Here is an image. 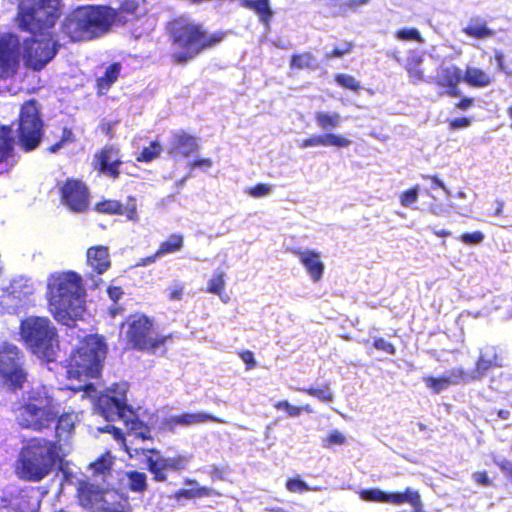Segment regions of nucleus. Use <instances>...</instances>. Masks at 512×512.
Here are the masks:
<instances>
[{
    "instance_id": "obj_1",
    "label": "nucleus",
    "mask_w": 512,
    "mask_h": 512,
    "mask_svg": "<svg viewBox=\"0 0 512 512\" xmlns=\"http://www.w3.org/2000/svg\"><path fill=\"white\" fill-rule=\"evenodd\" d=\"M167 34L171 44L179 48V51L171 54V61L176 65L186 64L202 52L212 49L227 35L225 31L209 33L201 23L183 16L168 22Z\"/></svg>"
},
{
    "instance_id": "obj_2",
    "label": "nucleus",
    "mask_w": 512,
    "mask_h": 512,
    "mask_svg": "<svg viewBox=\"0 0 512 512\" xmlns=\"http://www.w3.org/2000/svg\"><path fill=\"white\" fill-rule=\"evenodd\" d=\"M84 294L82 277L75 271L56 272L48 277L49 310L53 317L64 325L71 326L81 317L84 311Z\"/></svg>"
},
{
    "instance_id": "obj_3",
    "label": "nucleus",
    "mask_w": 512,
    "mask_h": 512,
    "mask_svg": "<svg viewBox=\"0 0 512 512\" xmlns=\"http://www.w3.org/2000/svg\"><path fill=\"white\" fill-rule=\"evenodd\" d=\"M61 449V444L57 441L41 437L31 438L20 449L15 465L16 475L28 482L42 481L62 461Z\"/></svg>"
},
{
    "instance_id": "obj_4",
    "label": "nucleus",
    "mask_w": 512,
    "mask_h": 512,
    "mask_svg": "<svg viewBox=\"0 0 512 512\" xmlns=\"http://www.w3.org/2000/svg\"><path fill=\"white\" fill-rule=\"evenodd\" d=\"M117 12L108 6H80L66 15L61 32L72 42L90 40L106 33Z\"/></svg>"
},
{
    "instance_id": "obj_5",
    "label": "nucleus",
    "mask_w": 512,
    "mask_h": 512,
    "mask_svg": "<svg viewBox=\"0 0 512 512\" xmlns=\"http://www.w3.org/2000/svg\"><path fill=\"white\" fill-rule=\"evenodd\" d=\"M107 350L103 336L90 334L82 338L66 360L68 378L80 380L82 376L98 377L103 368Z\"/></svg>"
},
{
    "instance_id": "obj_6",
    "label": "nucleus",
    "mask_w": 512,
    "mask_h": 512,
    "mask_svg": "<svg viewBox=\"0 0 512 512\" xmlns=\"http://www.w3.org/2000/svg\"><path fill=\"white\" fill-rule=\"evenodd\" d=\"M61 15L59 0H31L19 5L15 20L19 30L31 36H50Z\"/></svg>"
},
{
    "instance_id": "obj_7",
    "label": "nucleus",
    "mask_w": 512,
    "mask_h": 512,
    "mask_svg": "<svg viewBox=\"0 0 512 512\" xmlns=\"http://www.w3.org/2000/svg\"><path fill=\"white\" fill-rule=\"evenodd\" d=\"M20 335L26 347L35 355L52 362L59 348L58 333L47 317L29 316L20 323Z\"/></svg>"
},
{
    "instance_id": "obj_8",
    "label": "nucleus",
    "mask_w": 512,
    "mask_h": 512,
    "mask_svg": "<svg viewBox=\"0 0 512 512\" xmlns=\"http://www.w3.org/2000/svg\"><path fill=\"white\" fill-rule=\"evenodd\" d=\"M120 328H125L127 344L132 349L138 351L155 353L157 349L164 346L168 340L172 339L171 334H155L153 319L140 312L128 315L120 324Z\"/></svg>"
},
{
    "instance_id": "obj_9",
    "label": "nucleus",
    "mask_w": 512,
    "mask_h": 512,
    "mask_svg": "<svg viewBox=\"0 0 512 512\" xmlns=\"http://www.w3.org/2000/svg\"><path fill=\"white\" fill-rule=\"evenodd\" d=\"M17 419L23 428L41 432L56 420L53 399L43 392H34L18 407Z\"/></svg>"
},
{
    "instance_id": "obj_10",
    "label": "nucleus",
    "mask_w": 512,
    "mask_h": 512,
    "mask_svg": "<svg viewBox=\"0 0 512 512\" xmlns=\"http://www.w3.org/2000/svg\"><path fill=\"white\" fill-rule=\"evenodd\" d=\"M40 108L36 99H29L21 105L19 110L17 138L25 152L35 150L41 143L44 123Z\"/></svg>"
},
{
    "instance_id": "obj_11",
    "label": "nucleus",
    "mask_w": 512,
    "mask_h": 512,
    "mask_svg": "<svg viewBox=\"0 0 512 512\" xmlns=\"http://www.w3.org/2000/svg\"><path fill=\"white\" fill-rule=\"evenodd\" d=\"M0 377L13 390L23 388L27 381L24 354L9 342L0 343Z\"/></svg>"
},
{
    "instance_id": "obj_12",
    "label": "nucleus",
    "mask_w": 512,
    "mask_h": 512,
    "mask_svg": "<svg viewBox=\"0 0 512 512\" xmlns=\"http://www.w3.org/2000/svg\"><path fill=\"white\" fill-rule=\"evenodd\" d=\"M146 456V469L152 474L155 482H167L169 472L186 470L193 458L192 454H178L172 457H164L156 448L142 449Z\"/></svg>"
},
{
    "instance_id": "obj_13",
    "label": "nucleus",
    "mask_w": 512,
    "mask_h": 512,
    "mask_svg": "<svg viewBox=\"0 0 512 512\" xmlns=\"http://www.w3.org/2000/svg\"><path fill=\"white\" fill-rule=\"evenodd\" d=\"M55 35L31 36L24 41L25 66L33 71L42 70L54 59L59 50Z\"/></svg>"
},
{
    "instance_id": "obj_14",
    "label": "nucleus",
    "mask_w": 512,
    "mask_h": 512,
    "mask_svg": "<svg viewBox=\"0 0 512 512\" xmlns=\"http://www.w3.org/2000/svg\"><path fill=\"white\" fill-rule=\"evenodd\" d=\"M359 497L365 502L388 503L402 505L408 503L412 506V512H425L420 493L407 487L404 491L385 492L379 488H368L359 491Z\"/></svg>"
},
{
    "instance_id": "obj_15",
    "label": "nucleus",
    "mask_w": 512,
    "mask_h": 512,
    "mask_svg": "<svg viewBox=\"0 0 512 512\" xmlns=\"http://www.w3.org/2000/svg\"><path fill=\"white\" fill-rule=\"evenodd\" d=\"M61 203L74 213H85L90 206V191L80 179L68 178L59 189Z\"/></svg>"
},
{
    "instance_id": "obj_16",
    "label": "nucleus",
    "mask_w": 512,
    "mask_h": 512,
    "mask_svg": "<svg viewBox=\"0 0 512 512\" xmlns=\"http://www.w3.org/2000/svg\"><path fill=\"white\" fill-rule=\"evenodd\" d=\"M96 407L107 421L123 419L126 414H132V409L127 404L126 392L117 391L115 388L101 393L97 397Z\"/></svg>"
},
{
    "instance_id": "obj_17",
    "label": "nucleus",
    "mask_w": 512,
    "mask_h": 512,
    "mask_svg": "<svg viewBox=\"0 0 512 512\" xmlns=\"http://www.w3.org/2000/svg\"><path fill=\"white\" fill-rule=\"evenodd\" d=\"M94 210L99 214L124 216L126 221L132 223L140 220L137 198L133 195L127 196L125 204L116 199L104 198L94 205Z\"/></svg>"
},
{
    "instance_id": "obj_18",
    "label": "nucleus",
    "mask_w": 512,
    "mask_h": 512,
    "mask_svg": "<svg viewBox=\"0 0 512 512\" xmlns=\"http://www.w3.org/2000/svg\"><path fill=\"white\" fill-rule=\"evenodd\" d=\"M431 82L442 89L439 92L440 96L459 97L461 94L459 84L463 82V71L455 64L441 67Z\"/></svg>"
},
{
    "instance_id": "obj_19",
    "label": "nucleus",
    "mask_w": 512,
    "mask_h": 512,
    "mask_svg": "<svg viewBox=\"0 0 512 512\" xmlns=\"http://www.w3.org/2000/svg\"><path fill=\"white\" fill-rule=\"evenodd\" d=\"M200 145L196 136L184 129L172 132L167 152L172 158H188L198 153Z\"/></svg>"
},
{
    "instance_id": "obj_20",
    "label": "nucleus",
    "mask_w": 512,
    "mask_h": 512,
    "mask_svg": "<svg viewBox=\"0 0 512 512\" xmlns=\"http://www.w3.org/2000/svg\"><path fill=\"white\" fill-rule=\"evenodd\" d=\"M204 422L226 423L224 419L204 412L182 413L164 418L159 429L163 432H174L178 426L187 427Z\"/></svg>"
},
{
    "instance_id": "obj_21",
    "label": "nucleus",
    "mask_w": 512,
    "mask_h": 512,
    "mask_svg": "<svg viewBox=\"0 0 512 512\" xmlns=\"http://www.w3.org/2000/svg\"><path fill=\"white\" fill-rule=\"evenodd\" d=\"M95 168L99 173L115 180L120 176L122 161L119 150L112 145H106L95 154Z\"/></svg>"
},
{
    "instance_id": "obj_22",
    "label": "nucleus",
    "mask_w": 512,
    "mask_h": 512,
    "mask_svg": "<svg viewBox=\"0 0 512 512\" xmlns=\"http://www.w3.org/2000/svg\"><path fill=\"white\" fill-rule=\"evenodd\" d=\"M19 67L18 40H0V78L7 79L14 76Z\"/></svg>"
},
{
    "instance_id": "obj_23",
    "label": "nucleus",
    "mask_w": 512,
    "mask_h": 512,
    "mask_svg": "<svg viewBox=\"0 0 512 512\" xmlns=\"http://www.w3.org/2000/svg\"><path fill=\"white\" fill-rule=\"evenodd\" d=\"M86 264L91 268V275H102L111 267L109 249L105 245L91 246L86 251Z\"/></svg>"
},
{
    "instance_id": "obj_24",
    "label": "nucleus",
    "mask_w": 512,
    "mask_h": 512,
    "mask_svg": "<svg viewBox=\"0 0 512 512\" xmlns=\"http://www.w3.org/2000/svg\"><path fill=\"white\" fill-rule=\"evenodd\" d=\"M292 253L299 259L314 282H318L322 278L325 266L321 261V254L319 252L294 249Z\"/></svg>"
},
{
    "instance_id": "obj_25",
    "label": "nucleus",
    "mask_w": 512,
    "mask_h": 512,
    "mask_svg": "<svg viewBox=\"0 0 512 512\" xmlns=\"http://www.w3.org/2000/svg\"><path fill=\"white\" fill-rule=\"evenodd\" d=\"M425 385L435 394L440 393L451 385L464 383L463 368L456 367L449 370L448 375L440 377L426 376L423 378Z\"/></svg>"
},
{
    "instance_id": "obj_26",
    "label": "nucleus",
    "mask_w": 512,
    "mask_h": 512,
    "mask_svg": "<svg viewBox=\"0 0 512 512\" xmlns=\"http://www.w3.org/2000/svg\"><path fill=\"white\" fill-rule=\"evenodd\" d=\"M105 491L88 481L79 482L78 500L85 508H94L104 501Z\"/></svg>"
},
{
    "instance_id": "obj_27",
    "label": "nucleus",
    "mask_w": 512,
    "mask_h": 512,
    "mask_svg": "<svg viewBox=\"0 0 512 512\" xmlns=\"http://www.w3.org/2000/svg\"><path fill=\"white\" fill-rule=\"evenodd\" d=\"M350 144L351 140L342 135L325 133L320 135H311L303 139L299 143V147L302 149L317 146L348 147Z\"/></svg>"
},
{
    "instance_id": "obj_28",
    "label": "nucleus",
    "mask_w": 512,
    "mask_h": 512,
    "mask_svg": "<svg viewBox=\"0 0 512 512\" xmlns=\"http://www.w3.org/2000/svg\"><path fill=\"white\" fill-rule=\"evenodd\" d=\"M323 9L330 10V16L338 17L346 14L347 11H355L359 7L368 4L371 0H314Z\"/></svg>"
},
{
    "instance_id": "obj_29",
    "label": "nucleus",
    "mask_w": 512,
    "mask_h": 512,
    "mask_svg": "<svg viewBox=\"0 0 512 512\" xmlns=\"http://www.w3.org/2000/svg\"><path fill=\"white\" fill-rule=\"evenodd\" d=\"M15 139L10 125H0V166L7 165L14 156Z\"/></svg>"
},
{
    "instance_id": "obj_30",
    "label": "nucleus",
    "mask_w": 512,
    "mask_h": 512,
    "mask_svg": "<svg viewBox=\"0 0 512 512\" xmlns=\"http://www.w3.org/2000/svg\"><path fill=\"white\" fill-rule=\"evenodd\" d=\"M423 62L424 58L422 54L415 50L409 52L405 63V70L407 71L409 78L413 84H417L420 82H428L425 76L424 69L422 68Z\"/></svg>"
},
{
    "instance_id": "obj_31",
    "label": "nucleus",
    "mask_w": 512,
    "mask_h": 512,
    "mask_svg": "<svg viewBox=\"0 0 512 512\" xmlns=\"http://www.w3.org/2000/svg\"><path fill=\"white\" fill-rule=\"evenodd\" d=\"M77 416L73 412H64L61 415H57L56 417V425H55V440L58 444L62 440L69 438L75 429V422Z\"/></svg>"
},
{
    "instance_id": "obj_32",
    "label": "nucleus",
    "mask_w": 512,
    "mask_h": 512,
    "mask_svg": "<svg viewBox=\"0 0 512 512\" xmlns=\"http://www.w3.org/2000/svg\"><path fill=\"white\" fill-rule=\"evenodd\" d=\"M462 32L473 39H485L494 36L495 32L488 27L486 21L480 17H472Z\"/></svg>"
},
{
    "instance_id": "obj_33",
    "label": "nucleus",
    "mask_w": 512,
    "mask_h": 512,
    "mask_svg": "<svg viewBox=\"0 0 512 512\" xmlns=\"http://www.w3.org/2000/svg\"><path fill=\"white\" fill-rule=\"evenodd\" d=\"M126 426V429L130 435H134L142 440H150L151 429L142 420H140L133 412L132 414H126V417L122 419Z\"/></svg>"
},
{
    "instance_id": "obj_34",
    "label": "nucleus",
    "mask_w": 512,
    "mask_h": 512,
    "mask_svg": "<svg viewBox=\"0 0 512 512\" xmlns=\"http://www.w3.org/2000/svg\"><path fill=\"white\" fill-rule=\"evenodd\" d=\"M122 66L119 62L111 63L101 77L96 79V90L98 94H105L117 81Z\"/></svg>"
},
{
    "instance_id": "obj_35",
    "label": "nucleus",
    "mask_w": 512,
    "mask_h": 512,
    "mask_svg": "<svg viewBox=\"0 0 512 512\" xmlns=\"http://www.w3.org/2000/svg\"><path fill=\"white\" fill-rule=\"evenodd\" d=\"M495 367V363L484 356H479L472 371H466L463 368L464 383L473 382L482 379L489 370Z\"/></svg>"
},
{
    "instance_id": "obj_36",
    "label": "nucleus",
    "mask_w": 512,
    "mask_h": 512,
    "mask_svg": "<svg viewBox=\"0 0 512 512\" xmlns=\"http://www.w3.org/2000/svg\"><path fill=\"white\" fill-rule=\"evenodd\" d=\"M463 81L472 87H486L490 85L491 78L483 70L475 67H468L463 72Z\"/></svg>"
},
{
    "instance_id": "obj_37",
    "label": "nucleus",
    "mask_w": 512,
    "mask_h": 512,
    "mask_svg": "<svg viewBox=\"0 0 512 512\" xmlns=\"http://www.w3.org/2000/svg\"><path fill=\"white\" fill-rule=\"evenodd\" d=\"M184 245V237L182 234L173 233L170 234L165 240H163L158 249L156 250V256H163L180 251Z\"/></svg>"
},
{
    "instance_id": "obj_38",
    "label": "nucleus",
    "mask_w": 512,
    "mask_h": 512,
    "mask_svg": "<svg viewBox=\"0 0 512 512\" xmlns=\"http://www.w3.org/2000/svg\"><path fill=\"white\" fill-rule=\"evenodd\" d=\"M314 119L319 128L322 130H332L339 127L341 123V116L337 112H323L318 111L314 114Z\"/></svg>"
},
{
    "instance_id": "obj_39",
    "label": "nucleus",
    "mask_w": 512,
    "mask_h": 512,
    "mask_svg": "<svg viewBox=\"0 0 512 512\" xmlns=\"http://www.w3.org/2000/svg\"><path fill=\"white\" fill-rule=\"evenodd\" d=\"M222 494L212 488L201 486L196 489H180L175 493V498L194 499L208 496H221Z\"/></svg>"
},
{
    "instance_id": "obj_40",
    "label": "nucleus",
    "mask_w": 512,
    "mask_h": 512,
    "mask_svg": "<svg viewBox=\"0 0 512 512\" xmlns=\"http://www.w3.org/2000/svg\"><path fill=\"white\" fill-rule=\"evenodd\" d=\"M163 147L158 140L150 142L149 146L144 147L136 156V161L140 163H149L160 157Z\"/></svg>"
},
{
    "instance_id": "obj_41",
    "label": "nucleus",
    "mask_w": 512,
    "mask_h": 512,
    "mask_svg": "<svg viewBox=\"0 0 512 512\" xmlns=\"http://www.w3.org/2000/svg\"><path fill=\"white\" fill-rule=\"evenodd\" d=\"M127 478L130 491L143 493L147 490V476L144 472L137 470L128 471Z\"/></svg>"
},
{
    "instance_id": "obj_42",
    "label": "nucleus",
    "mask_w": 512,
    "mask_h": 512,
    "mask_svg": "<svg viewBox=\"0 0 512 512\" xmlns=\"http://www.w3.org/2000/svg\"><path fill=\"white\" fill-rule=\"evenodd\" d=\"M276 410H283L289 417H298L302 412L308 414L313 413V408L309 404L302 406H295L290 404L287 400H280L274 404Z\"/></svg>"
},
{
    "instance_id": "obj_43",
    "label": "nucleus",
    "mask_w": 512,
    "mask_h": 512,
    "mask_svg": "<svg viewBox=\"0 0 512 512\" xmlns=\"http://www.w3.org/2000/svg\"><path fill=\"white\" fill-rule=\"evenodd\" d=\"M225 273L223 271H218L214 273V275L210 278L208 281L207 287L205 291L207 293L218 295L219 297H222V295L225 292Z\"/></svg>"
},
{
    "instance_id": "obj_44",
    "label": "nucleus",
    "mask_w": 512,
    "mask_h": 512,
    "mask_svg": "<svg viewBox=\"0 0 512 512\" xmlns=\"http://www.w3.org/2000/svg\"><path fill=\"white\" fill-rule=\"evenodd\" d=\"M298 391L305 393L309 396L315 397L322 402H331L333 400V394L330 391L329 384H324L322 387H307L297 388Z\"/></svg>"
},
{
    "instance_id": "obj_45",
    "label": "nucleus",
    "mask_w": 512,
    "mask_h": 512,
    "mask_svg": "<svg viewBox=\"0 0 512 512\" xmlns=\"http://www.w3.org/2000/svg\"><path fill=\"white\" fill-rule=\"evenodd\" d=\"M334 81L343 89L350 90L354 93H359L362 89L359 81L349 74L338 73L334 76Z\"/></svg>"
},
{
    "instance_id": "obj_46",
    "label": "nucleus",
    "mask_w": 512,
    "mask_h": 512,
    "mask_svg": "<svg viewBox=\"0 0 512 512\" xmlns=\"http://www.w3.org/2000/svg\"><path fill=\"white\" fill-rule=\"evenodd\" d=\"M314 57L310 52L294 54L290 59V66L293 69L310 68L313 65Z\"/></svg>"
},
{
    "instance_id": "obj_47",
    "label": "nucleus",
    "mask_w": 512,
    "mask_h": 512,
    "mask_svg": "<svg viewBox=\"0 0 512 512\" xmlns=\"http://www.w3.org/2000/svg\"><path fill=\"white\" fill-rule=\"evenodd\" d=\"M286 489L291 493H303L307 491H316L319 488H312L299 477L288 478L285 483Z\"/></svg>"
},
{
    "instance_id": "obj_48",
    "label": "nucleus",
    "mask_w": 512,
    "mask_h": 512,
    "mask_svg": "<svg viewBox=\"0 0 512 512\" xmlns=\"http://www.w3.org/2000/svg\"><path fill=\"white\" fill-rule=\"evenodd\" d=\"M395 37L402 41L423 42L420 32L416 28H403L395 32Z\"/></svg>"
},
{
    "instance_id": "obj_49",
    "label": "nucleus",
    "mask_w": 512,
    "mask_h": 512,
    "mask_svg": "<svg viewBox=\"0 0 512 512\" xmlns=\"http://www.w3.org/2000/svg\"><path fill=\"white\" fill-rule=\"evenodd\" d=\"M345 442V436L340 431L333 430L325 438H323L322 446L324 448H332L334 446L343 445Z\"/></svg>"
},
{
    "instance_id": "obj_50",
    "label": "nucleus",
    "mask_w": 512,
    "mask_h": 512,
    "mask_svg": "<svg viewBox=\"0 0 512 512\" xmlns=\"http://www.w3.org/2000/svg\"><path fill=\"white\" fill-rule=\"evenodd\" d=\"M419 194V186L415 185L414 187H411L405 191H403L399 195L400 204L403 207H410L412 204H414L418 199Z\"/></svg>"
},
{
    "instance_id": "obj_51",
    "label": "nucleus",
    "mask_w": 512,
    "mask_h": 512,
    "mask_svg": "<svg viewBox=\"0 0 512 512\" xmlns=\"http://www.w3.org/2000/svg\"><path fill=\"white\" fill-rule=\"evenodd\" d=\"M354 46L355 45L352 41L344 42L342 45L336 46L330 52H327L325 54V59L329 60L333 58H340L346 54H349L352 52Z\"/></svg>"
},
{
    "instance_id": "obj_52",
    "label": "nucleus",
    "mask_w": 512,
    "mask_h": 512,
    "mask_svg": "<svg viewBox=\"0 0 512 512\" xmlns=\"http://www.w3.org/2000/svg\"><path fill=\"white\" fill-rule=\"evenodd\" d=\"M373 347L377 351L384 352L388 355H395L397 352L395 345L383 337H376L373 341Z\"/></svg>"
},
{
    "instance_id": "obj_53",
    "label": "nucleus",
    "mask_w": 512,
    "mask_h": 512,
    "mask_svg": "<svg viewBox=\"0 0 512 512\" xmlns=\"http://www.w3.org/2000/svg\"><path fill=\"white\" fill-rule=\"evenodd\" d=\"M484 234L481 231L462 233L458 239L466 245H477L484 240Z\"/></svg>"
},
{
    "instance_id": "obj_54",
    "label": "nucleus",
    "mask_w": 512,
    "mask_h": 512,
    "mask_svg": "<svg viewBox=\"0 0 512 512\" xmlns=\"http://www.w3.org/2000/svg\"><path fill=\"white\" fill-rule=\"evenodd\" d=\"M271 192V187L265 183H258L248 189V194L254 198H259L268 195Z\"/></svg>"
},
{
    "instance_id": "obj_55",
    "label": "nucleus",
    "mask_w": 512,
    "mask_h": 512,
    "mask_svg": "<svg viewBox=\"0 0 512 512\" xmlns=\"http://www.w3.org/2000/svg\"><path fill=\"white\" fill-rule=\"evenodd\" d=\"M472 479L479 486L488 487V486L492 485V481L488 477V474L486 471H475L472 474Z\"/></svg>"
},
{
    "instance_id": "obj_56",
    "label": "nucleus",
    "mask_w": 512,
    "mask_h": 512,
    "mask_svg": "<svg viewBox=\"0 0 512 512\" xmlns=\"http://www.w3.org/2000/svg\"><path fill=\"white\" fill-rule=\"evenodd\" d=\"M241 360L246 364V369L251 370L256 367V361L254 358V354L250 350H242L238 352Z\"/></svg>"
},
{
    "instance_id": "obj_57",
    "label": "nucleus",
    "mask_w": 512,
    "mask_h": 512,
    "mask_svg": "<svg viewBox=\"0 0 512 512\" xmlns=\"http://www.w3.org/2000/svg\"><path fill=\"white\" fill-rule=\"evenodd\" d=\"M471 120L467 117L454 118L448 121L450 130H457L470 126Z\"/></svg>"
},
{
    "instance_id": "obj_58",
    "label": "nucleus",
    "mask_w": 512,
    "mask_h": 512,
    "mask_svg": "<svg viewBox=\"0 0 512 512\" xmlns=\"http://www.w3.org/2000/svg\"><path fill=\"white\" fill-rule=\"evenodd\" d=\"M213 165V161L210 158H197L189 162L188 166L191 170L195 168L209 169Z\"/></svg>"
},
{
    "instance_id": "obj_59",
    "label": "nucleus",
    "mask_w": 512,
    "mask_h": 512,
    "mask_svg": "<svg viewBox=\"0 0 512 512\" xmlns=\"http://www.w3.org/2000/svg\"><path fill=\"white\" fill-rule=\"evenodd\" d=\"M95 472L104 474L111 468V463L105 458H99L91 465Z\"/></svg>"
},
{
    "instance_id": "obj_60",
    "label": "nucleus",
    "mask_w": 512,
    "mask_h": 512,
    "mask_svg": "<svg viewBox=\"0 0 512 512\" xmlns=\"http://www.w3.org/2000/svg\"><path fill=\"white\" fill-rule=\"evenodd\" d=\"M226 469L218 465H212L209 470V476L213 481L225 480Z\"/></svg>"
},
{
    "instance_id": "obj_61",
    "label": "nucleus",
    "mask_w": 512,
    "mask_h": 512,
    "mask_svg": "<svg viewBox=\"0 0 512 512\" xmlns=\"http://www.w3.org/2000/svg\"><path fill=\"white\" fill-rule=\"evenodd\" d=\"M108 296L114 302H117L124 294L120 286H109L107 289Z\"/></svg>"
},
{
    "instance_id": "obj_62",
    "label": "nucleus",
    "mask_w": 512,
    "mask_h": 512,
    "mask_svg": "<svg viewBox=\"0 0 512 512\" xmlns=\"http://www.w3.org/2000/svg\"><path fill=\"white\" fill-rule=\"evenodd\" d=\"M497 466L507 477L510 478L512 482V462L509 460H502L497 462Z\"/></svg>"
},
{
    "instance_id": "obj_63",
    "label": "nucleus",
    "mask_w": 512,
    "mask_h": 512,
    "mask_svg": "<svg viewBox=\"0 0 512 512\" xmlns=\"http://www.w3.org/2000/svg\"><path fill=\"white\" fill-rule=\"evenodd\" d=\"M474 104V99L470 97H462L456 104L455 107L459 110H467Z\"/></svg>"
},
{
    "instance_id": "obj_64",
    "label": "nucleus",
    "mask_w": 512,
    "mask_h": 512,
    "mask_svg": "<svg viewBox=\"0 0 512 512\" xmlns=\"http://www.w3.org/2000/svg\"><path fill=\"white\" fill-rule=\"evenodd\" d=\"M183 296V287L182 286H176L172 289H170L168 298L171 301H178L181 300Z\"/></svg>"
}]
</instances>
